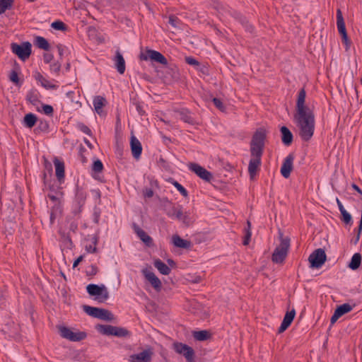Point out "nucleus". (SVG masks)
I'll use <instances>...</instances> for the list:
<instances>
[{
    "label": "nucleus",
    "instance_id": "obj_1",
    "mask_svg": "<svg viewBox=\"0 0 362 362\" xmlns=\"http://www.w3.org/2000/svg\"><path fill=\"white\" fill-rule=\"evenodd\" d=\"M294 121L299 130V136L304 141H308L314 134L315 120L312 110L296 112L293 116Z\"/></svg>",
    "mask_w": 362,
    "mask_h": 362
},
{
    "label": "nucleus",
    "instance_id": "obj_2",
    "mask_svg": "<svg viewBox=\"0 0 362 362\" xmlns=\"http://www.w3.org/2000/svg\"><path fill=\"white\" fill-rule=\"evenodd\" d=\"M279 237L280 239V244L278 245L272 256V260L276 264H282L288 255V251L290 247V238L284 237L281 230H279Z\"/></svg>",
    "mask_w": 362,
    "mask_h": 362
},
{
    "label": "nucleus",
    "instance_id": "obj_3",
    "mask_svg": "<svg viewBox=\"0 0 362 362\" xmlns=\"http://www.w3.org/2000/svg\"><path fill=\"white\" fill-rule=\"evenodd\" d=\"M95 329L99 333L106 336H114L120 338H129L132 336L131 332L127 329L110 325L98 324L95 326Z\"/></svg>",
    "mask_w": 362,
    "mask_h": 362
},
{
    "label": "nucleus",
    "instance_id": "obj_4",
    "mask_svg": "<svg viewBox=\"0 0 362 362\" xmlns=\"http://www.w3.org/2000/svg\"><path fill=\"white\" fill-rule=\"evenodd\" d=\"M267 132L263 128L257 129L250 141V152L263 154Z\"/></svg>",
    "mask_w": 362,
    "mask_h": 362
},
{
    "label": "nucleus",
    "instance_id": "obj_5",
    "mask_svg": "<svg viewBox=\"0 0 362 362\" xmlns=\"http://www.w3.org/2000/svg\"><path fill=\"white\" fill-rule=\"evenodd\" d=\"M86 291L90 296H95L99 303H104L109 298V292L104 284H90L86 286Z\"/></svg>",
    "mask_w": 362,
    "mask_h": 362
},
{
    "label": "nucleus",
    "instance_id": "obj_6",
    "mask_svg": "<svg viewBox=\"0 0 362 362\" xmlns=\"http://www.w3.org/2000/svg\"><path fill=\"white\" fill-rule=\"evenodd\" d=\"M11 49L23 62L26 61L32 53V45L30 42H23L21 44L13 42Z\"/></svg>",
    "mask_w": 362,
    "mask_h": 362
},
{
    "label": "nucleus",
    "instance_id": "obj_7",
    "mask_svg": "<svg viewBox=\"0 0 362 362\" xmlns=\"http://www.w3.org/2000/svg\"><path fill=\"white\" fill-rule=\"evenodd\" d=\"M308 261L310 268H320L327 261V255L323 249L318 248L310 255Z\"/></svg>",
    "mask_w": 362,
    "mask_h": 362
},
{
    "label": "nucleus",
    "instance_id": "obj_8",
    "mask_svg": "<svg viewBox=\"0 0 362 362\" xmlns=\"http://www.w3.org/2000/svg\"><path fill=\"white\" fill-rule=\"evenodd\" d=\"M59 331L62 337L71 341H80L87 337L86 333L84 332H74L69 328L64 326L59 327Z\"/></svg>",
    "mask_w": 362,
    "mask_h": 362
},
{
    "label": "nucleus",
    "instance_id": "obj_9",
    "mask_svg": "<svg viewBox=\"0 0 362 362\" xmlns=\"http://www.w3.org/2000/svg\"><path fill=\"white\" fill-rule=\"evenodd\" d=\"M251 158L248 165V173L251 180H253L257 175V172L259 170V168L262 164V154L250 152Z\"/></svg>",
    "mask_w": 362,
    "mask_h": 362
},
{
    "label": "nucleus",
    "instance_id": "obj_10",
    "mask_svg": "<svg viewBox=\"0 0 362 362\" xmlns=\"http://www.w3.org/2000/svg\"><path fill=\"white\" fill-rule=\"evenodd\" d=\"M139 57L141 60L146 61L151 59L153 62H158L163 65L168 64V60L165 57L156 50L147 49L145 53H141Z\"/></svg>",
    "mask_w": 362,
    "mask_h": 362
},
{
    "label": "nucleus",
    "instance_id": "obj_11",
    "mask_svg": "<svg viewBox=\"0 0 362 362\" xmlns=\"http://www.w3.org/2000/svg\"><path fill=\"white\" fill-rule=\"evenodd\" d=\"M173 346L175 351L183 355L187 362H194V351L191 346L181 342H175Z\"/></svg>",
    "mask_w": 362,
    "mask_h": 362
},
{
    "label": "nucleus",
    "instance_id": "obj_12",
    "mask_svg": "<svg viewBox=\"0 0 362 362\" xmlns=\"http://www.w3.org/2000/svg\"><path fill=\"white\" fill-rule=\"evenodd\" d=\"M188 167L192 172L194 173L203 180L210 182L213 180L212 173L200 165L195 163H190Z\"/></svg>",
    "mask_w": 362,
    "mask_h": 362
},
{
    "label": "nucleus",
    "instance_id": "obj_13",
    "mask_svg": "<svg viewBox=\"0 0 362 362\" xmlns=\"http://www.w3.org/2000/svg\"><path fill=\"white\" fill-rule=\"evenodd\" d=\"M153 354L152 349L148 347L139 354L131 355L129 361L130 362H149Z\"/></svg>",
    "mask_w": 362,
    "mask_h": 362
},
{
    "label": "nucleus",
    "instance_id": "obj_14",
    "mask_svg": "<svg viewBox=\"0 0 362 362\" xmlns=\"http://www.w3.org/2000/svg\"><path fill=\"white\" fill-rule=\"evenodd\" d=\"M294 156L293 153L288 154L284 159L281 168V173L284 178H288L293 170V162Z\"/></svg>",
    "mask_w": 362,
    "mask_h": 362
},
{
    "label": "nucleus",
    "instance_id": "obj_15",
    "mask_svg": "<svg viewBox=\"0 0 362 362\" xmlns=\"http://www.w3.org/2000/svg\"><path fill=\"white\" fill-rule=\"evenodd\" d=\"M132 228L140 240L147 246L153 245V239L143 229H141L136 223H133Z\"/></svg>",
    "mask_w": 362,
    "mask_h": 362
},
{
    "label": "nucleus",
    "instance_id": "obj_16",
    "mask_svg": "<svg viewBox=\"0 0 362 362\" xmlns=\"http://www.w3.org/2000/svg\"><path fill=\"white\" fill-rule=\"evenodd\" d=\"M145 278L150 282L151 286L157 291H160L162 288V284L160 280L156 276V274L148 269H144L142 271Z\"/></svg>",
    "mask_w": 362,
    "mask_h": 362
},
{
    "label": "nucleus",
    "instance_id": "obj_17",
    "mask_svg": "<svg viewBox=\"0 0 362 362\" xmlns=\"http://www.w3.org/2000/svg\"><path fill=\"white\" fill-rule=\"evenodd\" d=\"M296 315V310L293 308L291 311L286 312L283 321L278 329V333H283L291 325Z\"/></svg>",
    "mask_w": 362,
    "mask_h": 362
},
{
    "label": "nucleus",
    "instance_id": "obj_18",
    "mask_svg": "<svg viewBox=\"0 0 362 362\" xmlns=\"http://www.w3.org/2000/svg\"><path fill=\"white\" fill-rule=\"evenodd\" d=\"M130 148L133 157L139 159L142 153V146L141 142L134 136H131Z\"/></svg>",
    "mask_w": 362,
    "mask_h": 362
},
{
    "label": "nucleus",
    "instance_id": "obj_19",
    "mask_svg": "<svg viewBox=\"0 0 362 362\" xmlns=\"http://www.w3.org/2000/svg\"><path fill=\"white\" fill-rule=\"evenodd\" d=\"M54 164L55 166V173L58 181L62 183L64 180V163L63 160H59L55 157L54 158Z\"/></svg>",
    "mask_w": 362,
    "mask_h": 362
},
{
    "label": "nucleus",
    "instance_id": "obj_20",
    "mask_svg": "<svg viewBox=\"0 0 362 362\" xmlns=\"http://www.w3.org/2000/svg\"><path fill=\"white\" fill-rule=\"evenodd\" d=\"M306 93L304 88H301L298 94L296 101V112H303L310 110L308 106L305 105Z\"/></svg>",
    "mask_w": 362,
    "mask_h": 362
},
{
    "label": "nucleus",
    "instance_id": "obj_21",
    "mask_svg": "<svg viewBox=\"0 0 362 362\" xmlns=\"http://www.w3.org/2000/svg\"><path fill=\"white\" fill-rule=\"evenodd\" d=\"M160 206L169 217H173L175 214L176 208L173 202L167 197H163L160 200Z\"/></svg>",
    "mask_w": 362,
    "mask_h": 362
},
{
    "label": "nucleus",
    "instance_id": "obj_22",
    "mask_svg": "<svg viewBox=\"0 0 362 362\" xmlns=\"http://www.w3.org/2000/svg\"><path fill=\"white\" fill-rule=\"evenodd\" d=\"M172 243L175 247L182 249H190L192 243L189 240L182 239L178 235H174L172 237Z\"/></svg>",
    "mask_w": 362,
    "mask_h": 362
},
{
    "label": "nucleus",
    "instance_id": "obj_23",
    "mask_svg": "<svg viewBox=\"0 0 362 362\" xmlns=\"http://www.w3.org/2000/svg\"><path fill=\"white\" fill-rule=\"evenodd\" d=\"M168 83L177 81L180 78V72L176 66L168 67L166 69V76H165Z\"/></svg>",
    "mask_w": 362,
    "mask_h": 362
},
{
    "label": "nucleus",
    "instance_id": "obj_24",
    "mask_svg": "<svg viewBox=\"0 0 362 362\" xmlns=\"http://www.w3.org/2000/svg\"><path fill=\"white\" fill-rule=\"evenodd\" d=\"M35 79L40 82L41 86L47 90H55L57 88V86L51 83L47 80L40 72L36 71L34 74Z\"/></svg>",
    "mask_w": 362,
    "mask_h": 362
},
{
    "label": "nucleus",
    "instance_id": "obj_25",
    "mask_svg": "<svg viewBox=\"0 0 362 362\" xmlns=\"http://www.w3.org/2000/svg\"><path fill=\"white\" fill-rule=\"evenodd\" d=\"M281 134V141L285 146H290L293 142V136L289 129L283 126L280 129Z\"/></svg>",
    "mask_w": 362,
    "mask_h": 362
},
{
    "label": "nucleus",
    "instance_id": "obj_26",
    "mask_svg": "<svg viewBox=\"0 0 362 362\" xmlns=\"http://www.w3.org/2000/svg\"><path fill=\"white\" fill-rule=\"evenodd\" d=\"M115 65L117 71L122 74L125 71V61L119 51H116L115 57L114 58Z\"/></svg>",
    "mask_w": 362,
    "mask_h": 362
},
{
    "label": "nucleus",
    "instance_id": "obj_27",
    "mask_svg": "<svg viewBox=\"0 0 362 362\" xmlns=\"http://www.w3.org/2000/svg\"><path fill=\"white\" fill-rule=\"evenodd\" d=\"M337 25L341 36L347 34L342 12L339 8L337 10Z\"/></svg>",
    "mask_w": 362,
    "mask_h": 362
},
{
    "label": "nucleus",
    "instance_id": "obj_28",
    "mask_svg": "<svg viewBox=\"0 0 362 362\" xmlns=\"http://www.w3.org/2000/svg\"><path fill=\"white\" fill-rule=\"evenodd\" d=\"M37 121V117L35 114L30 112L24 116L23 124L24 127L31 129L36 124Z\"/></svg>",
    "mask_w": 362,
    "mask_h": 362
},
{
    "label": "nucleus",
    "instance_id": "obj_29",
    "mask_svg": "<svg viewBox=\"0 0 362 362\" xmlns=\"http://www.w3.org/2000/svg\"><path fill=\"white\" fill-rule=\"evenodd\" d=\"M153 265L163 275H168L171 272L170 268L160 259H155Z\"/></svg>",
    "mask_w": 362,
    "mask_h": 362
},
{
    "label": "nucleus",
    "instance_id": "obj_30",
    "mask_svg": "<svg viewBox=\"0 0 362 362\" xmlns=\"http://www.w3.org/2000/svg\"><path fill=\"white\" fill-rule=\"evenodd\" d=\"M40 94L39 91L37 89L33 88L26 95V99L32 105H36L40 102Z\"/></svg>",
    "mask_w": 362,
    "mask_h": 362
},
{
    "label": "nucleus",
    "instance_id": "obj_31",
    "mask_svg": "<svg viewBox=\"0 0 362 362\" xmlns=\"http://www.w3.org/2000/svg\"><path fill=\"white\" fill-rule=\"evenodd\" d=\"M106 100L105 98L97 95L93 99V106L95 111L98 114H100L102 112V108L105 105Z\"/></svg>",
    "mask_w": 362,
    "mask_h": 362
},
{
    "label": "nucleus",
    "instance_id": "obj_32",
    "mask_svg": "<svg viewBox=\"0 0 362 362\" xmlns=\"http://www.w3.org/2000/svg\"><path fill=\"white\" fill-rule=\"evenodd\" d=\"M180 119L182 120L185 123H188L189 124H194L195 121L194 118L191 116L189 111L186 109H182L178 112Z\"/></svg>",
    "mask_w": 362,
    "mask_h": 362
},
{
    "label": "nucleus",
    "instance_id": "obj_33",
    "mask_svg": "<svg viewBox=\"0 0 362 362\" xmlns=\"http://www.w3.org/2000/svg\"><path fill=\"white\" fill-rule=\"evenodd\" d=\"M13 66L14 69H13L9 74V80L16 86H20L21 83L20 82L18 74V71L20 69V66L16 62H15Z\"/></svg>",
    "mask_w": 362,
    "mask_h": 362
},
{
    "label": "nucleus",
    "instance_id": "obj_34",
    "mask_svg": "<svg viewBox=\"0 0 362 362\" xmlns=\"http://www.w3.org/2000/svg\"><path fill=\"white\" fill-rule=\"evenodd\" d=\"M362 257L361 255L358 252L355 253L349 264V267L352 270H356L359 268L361 264Z\"/></svg>",
    "mask_w": 362,
    "mask_h": 362
},
{
    "label": "nucleus",
    "instance_id": "obj_35",
    "mask_svg": "<svg viewBox=\"0 0 362 362\" xmlns=\"http://www.w3.org/2000/svg\"><path fill=\"white\" fill-rule=\"evenodd\" d=\"M34 44L40 49L48 51L50 48L48 41L43 37L37 36L35 37Z\"/></svg>",
    "mask_w": 362,
    "mask_h": 362
},
{
    "label": "nucleus",
    "instance_id": "obj_36",
    "mask_svg": "<svg viewBox=\"0 0 362 362\" xmlns=\"http://www.w3.org/2000/svg\"><path fill=\"white\" fill-rule=\"evenodd\" d=\"M192 336L197 341H205L211 337V334L207 330H200L193 332Z\"/></svg>",
    "mask_w": 362,
    "mask_h": 362
},
{
    "label": "nucleus",
    "instance_id": "obj_37",
    "mask_svg": "<svg viewBox=\"0 0 362 362\" xmlns=\"http://www.w3.org/2000/svg\"><path fill=\"white\" fill-rule=\"evenodd\" d=\"M354 306L349 303H344L337 307L335 312L339 314L340 317L351 312L353 310Z\"/></svg>",
    "mask_w": 362,
    "mask_h": 362
},
{
    "label": "nucleus",
    "instance_id": "obj_38",
    "mask_svg": "<svg viewBox=\"0 0 362 362\" xmlns=\"http://www.w3.org/2000/svg\"><path fill=\"white\" fill-rule=\"evenodd\" d=\"M83 310H84V312L86 314H88V315H90L91 317H93L95 318H98V317H99V314H100V308L92 307V306L84 305L83 306Z\"/></svg>",
    "mask_w": 362,
    "mask_h": 362
},
{
    "label": "nucleus",
    "instance_id": "obj_39",
    "mask_svg": "<svg viewBox=\"0 0 362 362\" xmlns=\"http://www.w3.org/2000/svg\"><path fill=\"white\" fill-rule=\"evenodd\" d=\"M86 196V193L82 189H77L76 193V202H77L79 208L82 207L85 204Z\"/></svg>",
    "mask_w": 362,
    "mask_h": 362
},
{
    "label": "nucleus",
    "instance_id": "obj_40",
    "mask_svg": "<svg viewBox=\"0 0 362 362\" xmlns=\"http://www.w3.org/2000/svg\"><path fill=\"white\" fill-rule=\"evenodd\" d=\"M98 319L112 322L115 320V316L110 310L105 308H100Z\"/></svg>",
    "mask_w": 362,
    "mask_h": 362
},
{
    "label": "nucleus",
    "instance_id": "obj_41",
    "mask_svg": "<svg viewBox=\"0 0 362 362\" xmlns=\"http://www.w3.org/2000/svg\"><path fill=\"white\" fill-rule=\"evenodd\" d=\"M37 122V127L34 129V132L36 134H40L41 132H47L49 128L48 122L45 119H40Z\"/></svg>",
    "mask_w": 362,
    "mask_h": 362
},
{
    "label": "nucleus",
    "instance_id": "obj_42",
    "mask_svg": "<svg viewBox=\"0 0 362 362\" xmlns=\"http://www.w3.org/2000/svg\"><path fill=\"white\" fill-rule=\"evenodd\" d=\"M14 0H0V15L11 9Z\"/></svg>",
    "mask_w": 362,
    "mask_h": 362
},
{
    "label": "nucleus",
    "instance_id": "obj_43",
    "mask_svg": "<svg viewBox=\"0 0 362 362\" xmlns=\"http://www.w3.org/2000/svg\"><path fill=\"white\" fill-rule=\"evenodd\" d=\"M247 227L245 228V236L243 241V245H247L250 243L252 232H251V223L247 221Z\"/></svg>",
    "mask_w": 362,
    "mask_h": 362
},
{
    "label": "nucleus",
    "instance_id": "obj_44",
    "mask_svg": "<svg viewBox=\"0 0 362 362\" xmlns=\"http://www.w3.org/2000/svg\"><path fill=\"white\" fill-rule=\"evenodd\" d=\"M340 218L346 225L351 226L353 224L352 216L346 210L341 211Z\"/></svg>",
    "mask_w": 362,
    "mask_h": 362
},
{
    "label": "nucleus",
    "instance_id": "obj_45",
    "mask_svg": "<svg viewBox=\"0 0 362 362\" xmlns=\"http://www.w3.org/2000/svg\"><path fill=\"white\" fill-rule=\"evenodd\" d=\"M170 182L175 186V187L180 192V193L185 197H188V192L187 190L177 181L170 179Z\"/></svg>",
    "mask_w": 362,
    "mask_h": 362
},
{
    "label": "nucleus",
    "instance_id": "obj_46",
    "mask_svg": "<svg viewBox=\"0 0 362 362\" xmlns=\"http://www.w3.org/2000/svg\"><path fill=\"white\" fill-rule=\"evenodd\" d=\"M168 23L175 29H180L181 21L174 15L169 16Z\"/></svg>",
    "mask_w": 362,
    "mask_h": 362
},
{
    "label": "nucleus",
    "instance_id": "obj_47",
    "mask_svg": "<svg viewBox=\"0 0 362 362\" xmlns=\"http://www.w3.org/2000/svg\"><path fill=\"white\" fill-rule=\"evenodd\" d=\"M51 27L57 30L66 31L67 25L61 21H55L51 24Z\"/></svg>",
    "mask_w": 362,
    "mask_h": 362
},
{
    "label": "nucleus",
    "instance_id": "obj_48",
    "mask_svg": "<svg viewBox=\"0 0 362 362\" xmlns=\"http://www.w3.org/2000/svg\"><path fill=\"white\" fill-rule=\"evenodd\" d=\"M103 170V164L100 160H94L92 166V170L95 173H100Z\"/></svg>",
    "mask_w": 362,
    "mask_h": 362
},
{
    "label": "nucleus",
    "instance_id": "obj_49",
    "mask_svg": "<svg viewBox=\"0 0 362 362\" xmlns=\"http://www.w3.org/2000/svg\"><path fill=\"white\" fill-rule=\"evenodd\" d=\"M77 127L78 128V129H80L84 134H86L88 136H92V132H91L90 129L88 126H86L85 124H83L82 122H78L77 124Z\"/></svg>",
    "mask_w": 362,
    "mask_h": 362
},
{
    "label": "nucleus",
    "instance_id": "obj_50",
    "mask_svg": "<svg viewBox=\"0 0 362 362\" xmlns=\"http://www.w3.org/2000/svg\"><path fill=\"white\" fill-rule=\"evenodd\" d=\"M98 268L95 265L91 264L87 268L86 273L88 276H93L98 273Z\"/></svg>",
    "mask_w": 362,
    "mask_h": 362
},
{
    "label": "nucleus",
    "instance_id": "obj_51",
    "mask_svg": "<svg viewBox=\"0 0 362 362\" xmlns=\"http://www.w3.org/2000/svg\"><path fill=\"white\" fill-rule=\"evenodd\" d=\"M185 61L187 64L194 66L195 68L200 66V63L192 57H186Z\"/></svg>",
    "mask_w": 362,
    "mask_h": 362
},
{
    "label": "nucleus",
    "instance_id": "obj_52",
    "mask_svg": "<svg viewBox=\"0 0 362 362\" xmlns=\"http://www.w3.org/2000/svg\"><path fill=\"white\" fill-rule=\"evenodd\" d=\"M59 208V205H55L51 209L50 216H49V221H50L51 225H52L54 223V222L56 219V217H57L56 211L58 210Z\"/></svg>",
    "mask_w": 362,
    "mask_h": 362
},
{
    "label": "nucleus",
    "instance_id": "obj_53",
    "mask_svg": "<svg viewBox=\"0 0 362 362\" xmlns=\"http://www.w3.org/2000/svg\"><path fill=\"white\" fill-rule=\"evenodd\" d=\"M42 110L44 113L49 116H52L54 113V108L50 105H42Z\"/></svg>",
    "mask_w": 362,
    "mask_h": 362
},
{
    "label": "nucleus",
    "instance_id": "obj_54",
    "mask_svg": "<svg viewBox=\"0 0 362 362\" xmlns=\"http://www.w3.org/2000/svg\"><path fill=\"white\" fill-rule=\"evenodd\" d=\"M214 105L220 110H223L224 109V105L222 103V101L219 99V98H214L213 100H212Z\"/></svg>",
    "mask_w": 362,
    "mask_h": 362
},
{
    "label": "nucleus",
    "instance_id": "obj_55",
    "mask_svg": "<svg viewBox=\"0 0 362 362\" xmlns=\"http://www.w3.org/2000/svg\"><path fill=\"white\" fill-rule=\"evenodd\" d=\"M180 221H182V223L186 226H189L192 223V221L191 220L189 216L187 214H186V213L182 216V218L180 219Z\"/></svg>",
    "mask_w": 362,
    "mask_h": 362
},
{
    "label": "nucleus",
    "instance_id": "obj_56",
    "mask_svg": "<svg viewBox=\"0 0 362 362\" xmlns=\"http://www.w3.org/2000/svg\"><path fill=\"white\" fill-rule=\"evenodd\" d=\"M185 214L182 212V206H179L178 208H176L175 214L174 216H175L178 220L180 221V219L182 218V216Z\"/></svg>",
    "mask_w": 362,
    "mask_h": 362
},
{
    "label": "nucleus",
    "instance_id": "obj_57",
    "mask_svg": "<svg viewBox=\"0 0 362 362\" xmlns=\"http://www.w3.org/2000/svg\"><path fill=\"white\" fill-rule=\"evenodd\" d=\"M61 64L58 62H54L50 65V69L52 71L58 73L60 70Z\"/></svg>",
    "mask_w": 362,
    "mask_h": 362
},
{
    "label": "nucleus",
    "instance_id": "obj_58",
    "mask_svg": "<svg viewBox=\"0 0 362 362\" xmlns=\"http://www.w3.org/2000/svg\"><path fill=\"white\" fill-rule=\"evenodd\" d=\"M341 40H342V42L346 45V49H348L351 45V40L349 39L348 35L346 34V35H341Z\"/></svg>",
    "mask_w": 362,
    "mask_h": 362
},
{
    "label": "nucleus",
    "instance_id": "obj_59",
    "mask_svg": "<svg viewBox=\"0 0 362 362\" xmlns=\"http://www.w3.org/2000/svg\"><path fill=\"white\" fill-rule=\"evenodd\" d=\"M86 151L85 148L83 147V146H81L80 147V150H79V156H80V159H81V163H86L87 162V158L84 156L83 155V152Z\"/></svg>",
    "mask_w": 362,
    "mask_h": 362
},
{
    "label": "nucleus",
    "instance_id": "obj_60",
    "mask_svg": "<svg viewBox=\"0 0 362 362\" xmlns=\"http://www.w3.org/2000/svg\"><path fill=\"white\" fill-rule=\"evenodd\" d=\"M196 69H197V70H198L199 71L202 72V74H206V75H209V70H208V68H207L206 66L202 65L200 64V66H197Z\"/></svg>",
    "mask_w": 362,
    "mask_h": 362
},
{
    "label": "nucleus",
    "instance_id": "obj_61",
    "mask_svg": "<svg viewBox=\"0 0 362 362\" xmlns=\"http://www.w3.org/2000/svg\"><path fill=\"white\" fill-rule=\"evenodd\" d=\"M53 59V55L49 53H45L43 54V59L45 63L48 64Z\"/></svg>",
    "mask_w": 362,
    "mask_h": 362
},
{
    "label": "nucleus",
    "instance_id": "obj_62",
    "mask_svg": "<svg viewBox=\"0 0 362 362\" xmlns=\"http://www.w3.org/2000/svg\"><path fill=\"white\" fill-rule=\"evenodd\" d=\"M45 168L51 175L52 173V166L51 163H49L47 159H45Z\"/></svg>",
    "mask_w": 362,
    "mask_h": 362
},
{
    "label": "nucleus",
    "instance_id": "obj_63",
    "mask_svg": "<svg viewBox=\"0 0 362 362\" xmlns=\"http://www.w3.org/2000/svg\"><path fill=\"white\" fill-rule=\"evenodd\" d=\"M341 317L339 314H337L335 311L334 312V314L332 315L331 319H330V323L331 325H334L338 319Z\"/></svg>",
    "mask_w": 362,
    "mask_h": 362
},
{
    "label": "nucleus",
    "instance_id": "obj_64",
    "mask_svg": "<svg viewBox=\"0 0 362 362\" xmlns=\"http://www.w3.org/2000/svg\"><path fill=\"white\" fill-rule=\"evenodd\" d=\"M86 250H87L88 252H90V253H95L97 252V247L95 246H93L91 245H86Z\"/></svg>",
    "mask_w": 362,
    "mask_h": 362
}]
</instances>
